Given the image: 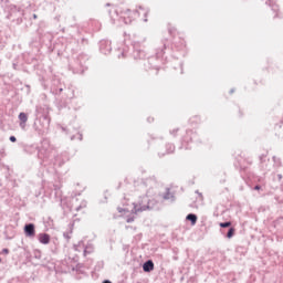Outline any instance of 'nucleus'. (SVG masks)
I'll list each match as a JSON object with an SVG mask.
<instances>
[{"label":"nucleus","mask_w":283,"mask_h":283,"mask_svg":"<svg viewBox=\"0 0 283 283\" xmlns=\"http://www.w3.org/2000/svg\"><path fill=\"white\" fill-rule=\"evenodd\" d=\"M156 207V200L149 197H143L138 203H133V209L117 207L118 213H143V211H151Z\"/></svg>","instance_id":"obj_1"},{"label":"nucleus","mask_w":283,"mask_h":283,"mask_svg":"<svg viewBox=\"0 0 283 283\" xmlns=\"http://www.w3.org/2000/svg\"><path fill=\"white\" fill-rule=\"evenodd\" d=\"M165 50H167V44L163 43V48L156 50V56L148 57L146 61L145 69L146 70H160V59L165 56Z\"/></svg>","instance_id":"obj_2"},{"label":"nucleus","mask_w":283,"mask_h":283,"mask_svg":"<svg viewBox=\"0 0 283 283\" xmlns=\"http://www.w3.org/2000/svg\"><path fill=\"white\" fill-rule=\"evenodd\" d=\"M50 115L43 114L39 118L34 120L33 129L38 132L39 136H43V134L50 129Z\"/></svg>","instance_id":"obj_3"},{"label":"nucleus","mask_w":283,"mask_h":283,"mask_svg":"<svg viewBox=\"0 0 283 283\" xmlns=\"http://www.w3.org/2000/svg\"><path fill=\"white\" fill-rule=\"evenodd\" d=\"M54 149H52V146L50 145L49 139H43L41 143V147L38 148V158L40 160H50L52 158V153Z\"/></svg>","instance_id":"obj_4"},{"label":"nucleus","mask_w":283,"mask_h":283,"mask_svg":"<svg viewBox=\"0 0 283 283\" xmlns=\"http://www.w3.org/2000/svg\"><path fill=\"white\" fill-rule=\"evenodd\" d=\"M143 43H145V38L133 41V57L135 61L147 59V53L145 52V49H143Z\"/></svg>","instance_id":"obj_5"},{"label":"nucleus","mask_w":283,"mask_h":283,"mask_svg":"<svg viewBox=\"0 0 283 283\" xmlns=\"http://www.w3.org/2000/svg\"><path fill=\"white\" fill-rule=\"evenodd\" d=\"M198 135L193 133V130H186V135L181 139V147L180 149H191V146H189V143H193Z\"/></svg>","instance_id":"obj_6"},{"label":"nucleus","mask_w":283,"mask_h":283,"mask_svg":"<svg viewBox=\"0 0 283 283\" xmlns=\"http://www.w3.org/2000/svg\"><path fill=\"white\" fill-rule=\"evenodd\" d=\"M24 235L25 238H35L36 235V226H34V223H25L24 228Z\"/></svg>","instance_id":"obj_7"},{"label":"nucleus","mask_w":283,"mask_h":283,"mask_svg":"<svg viewBox=\"0 0 283 283\" xmlns=\"http://www.w3.org/2000/svg\"><path fill=\"white\" fill-rule=\"evenodd\" d=\"M99 52L102 54H109L112 52V41L109 40H101L99 41Z\"/></svg>","instance_id":"obj_8"},{"label":"nucleus","mask_w":283,"mask_h":283,"mask_svg":"<svg viewBox=\"0 0 283 283\" xmlns=\"http://www.w3.org/2000/svg\"><path fill=\"white\" fill-rule=\"evenodd\" d=\"M74 251H77L78 253H81V251L83 250L84 256L88 255L90 253H92V250L87 251V247H85V242L83 241H78L77 244L73 245Z\"/></svg>","instance_id":"obj_9"},{"label":"nucleus","mask_w":283,"mask_h":283,"mask_svg":"<svg viewBox=\"0 0 283 283\" xmlns=\"http://www.w3.org/2000/svg\"><path fill=\"white\" fill-rule=\"evenodd\" d=\"M176 151V146L174 144H166V151H159L158 156L159 158H163V156H167V154H174Z\"/></svg>","instance_id":"obj_10"},{"label":"nucleus","mask_w":283,"mask_h":283,"mask_svg":"<svg viewBox=\"0 0 283 283\" xmlns=\"http://www.w3.org/2000/svg\"><path fill=\"white\" fill-rule=\"evenodd\" d=\"M38 240H39L40 244H50L51 237H50V234L43 232V233L38 234Z\"/></svg>","instance_id":"obj_11"},{"label":"nucleus","mask_w":283,"mask_h":283,"mask_svg":"<svg viewBox=\"0 0 283 283\" xmlns=\"http://www.w3.org/2000/svg\"><path fill=\"white\" fill-rule=\"evenodd\" d=\"M154 261L153 260H147L146 262H144L143 264V271L144 273H151V271H154Z\"/></svg>","instance_id":"obj_12"},{"label":"nucleus","mask_w":283,"mask_h":283,"mask_svg":"<svg viewBox=\"0 0 283 283\" xmlns=\"http://www.w3.org/2000/svg\"><path fill=\"white\" fill-rule=\"evenodd\" d=\"M164 200H170L171 202H176V196L171 192V189L166 188V192L163 193Z\"/></svg>","instance_id":"obj_13"},{"label":"nucleus","mask_w":283,"mask_h":283,"mask_svg":"<svg viewBox=\"0 0 283 283\" xmlns=\"http://www.w3.org/2000/svg\"><path fill=\"white\" fill-rule=\"evenodd\" d=\"M18 118L20 120V127L22 129H25V125L28 123V114L22 112V113L19 114Z\"/></svg>","instance_id":"obj_14"},{"label":"nucleus","mask_w":283,"mask_h":283,"mask_svg":"<svg viewBox=\"0 0 283 283\" xmlns=\"http://www.w3.org/2000/svg\"><path fill=\"white\" fill-rule=\"evenodd\" d=\"M186 220L190 222L191 227H196V223L198 222V214L196 213H188L186 217Z\"/></svg>","instance_id":"obj_15"},{"label":"nucleus","mask_w":283,"mask_h":283,"mask_svg":"<svg viewBox=\"0 0 283 283\" xmlns=\"http://www.w3.org/2000/svg\"><path fill=\"white\" fill-rule=\"evenodd\" d=\"M24 151H25L27 154H39V147H38L36 145H34V144H32V145H27V146L24 147Z\"/></svg>","instance_id":"obj_16"},{"label":"nucleus","mask_w":283,"mask_h":283,"mask_svg":"<svg viewBox=\"0 0 283 283\" xmlns=\"http://www.w3.org/2000/svg\"><path fill=\"white\" fill-rule=\"evenodd\" d=\"M57 83H59V81H55L54 84L52 85V87H51L52 94L59 95V94H61V92H63V86L62 85L56 86Z\"/></svg>","instance_id":"obj_17"},{"label":"nucleus","mask_w":283,"mask_h":283,"mask_svg":"<svg viewBox=\"0 0 283 283\" xmlns=\"http://www.w3.org/2000/svg\"><path fill=\"white\" fill-rule=\"evenodd\" d=\"M265 3L268 6H270V8L272 9L273 12H279L280 11V7L275 2H273L272 0H268V1H265Z\"/></svg>","instance_id":"obj_18"},{"label":"nucleus","mask_w":283,"mask_h":283,"mask_svg":"<svg viewBox=\"0 0 283 283\" xmlns=\"http://www.w3.org/2000/svg\"><path fill=\"white\" fill-rule=\"evenodd\" d=\"M88 60H90V56L87 54L82 53L77 56V61H78L81 67H83V63H85V61H88Z\"/></svg>","instance_id":"obj_19"},{"label":"nucleus","mask_w":283,"mask_h":283,"mask_svg":"<svg viewBox=\"0 0 283 283\" xmlns=\"http://www.w3.org/2000/svg\"><path fill=\"white\" fill-rule=\"evenodd\" d=\"M233 235H235V228L230 227L228 229V232L226 233V238H228V240H231V238H233Z\"/></svg>","instance_id":"obj_20"},{"label":"nucleus","mask_w":283,"mask_h":283,"mask_svg":"<svg viewBox=\"0 0 283 283\" xmlns=\"http://www.w3.org/2000/svg\"><path fill=\"white\" fill-rule=\"evenodd\" d=\"M156 181L154 180V178H148L146 180L143 181V186L144 187H151Z\"/></svg>","instance_id":"obj_21"},{"label":"nucleus","mask_w":283,"mask_h":283,"mask_svg":"<svg viewBox=\"0 0 283 283\" xmlns=\"http://www.w3.org/2000/svg\"><path fill=\"white\" fill-rule=\"evenodd\" d=\"M231 221H226V222H220L219 223V227L221 228V229H231Z\"/></svg>","instance_id":"obj_22"},{"label":"nucleus","mask_w":283,"mask_h":283,"mask_svg":"<svg viewBox=\"0 0 283 283\" xmlns=\"http://www.w3.org/2000/svg\"><path fill=\"white\" fill-rule=\"evenodd\" d=\"M273 161L276 165V167H282V159L280 157L273 156Z\"/></svg>","instance_id":"obj_23"},{"label":"nucleus","mask_w":283,"mask_h":283,"mask_svg":"<svg viewBox=\"0 0 283 283\" xmlns=\"http://www.w3.org/2000/svg\"><path fill=\"white\" fill-rule=\"evenodd\" d=\"M72 229L70 231H65L63 232V237L65 238V240L70 241L72 240Z\"/></svg>","instance_id":"obj_24"},{"label":"nucleus","mask_w":283,"mask_h":283,"mask_svg":"<svg viewBox=\"0 0 283 283\" xmlns=\"http://www.w3.org/2000/svg\"><path fill=\"white\" fill-rule=\"evenodd\" d=\"M81 269H83V263H77L72 268V271H76V273H81Z\"/></svg>","instance_id":"obj_25"},{"label":"nucleus","mask_w":283,"mask_h":283,"mask_svg":"<svg viewBox=\"0 0 283 283\" xmlns=\"http://www.w3.org/2000/svg\"><path fill=\"white\" fill-rule=\"evenodd\" d=\"M81 45L85 46V45H90V40L85 39V38H82L81 39Z\"/></svg>","instance_id":"obj_26"},{"label":"nucleus","mask_w":283,"mask_h":283,"mask_svg":"<svg viewBox=\"0 0 283 283\" xmlns=\"http://www.w3.org/2000/svg\"><path fill=\"white\" fill-rule=\"evenodd\" d=\"M134 220H136V217H127V219H126V222L128 223V224H132V222H134Z\"/></svg>","instance_id":"obj_27"},{"label":"nucleus","mask_w":283,"mask_h":283,"mask_svg":"<svg viewBox=\"0 0 283 283\" xmlns=\"http://www.w3.org/2000/svg\"><path fill=\"white\" fill-rule=\"evenodd\" d=\"M34 258H35V260H41V251L36 250L34 252Z\"/></svg>","instance_id":"obj_28"},{"label":"nucleus","mask_w":283,"mask_h":283,"mask_svg":"<svg viewBox=\"0 0 283 283\" xmlns=\"http://www.w3.org/2000/svg\"><path fill=\"white\" fill-rule=\"evenodd\" d=\"M83 72H85V70H78V69H73V74H83Z\"/></svg>","instance_id":"obj_29"},{"label":"nucleus","mask_w":283,"mask_h":283,"mask_svg":"<svg viewBox=\"0 0 283 283\" xmlns=\"http://www.w3.org/2000/svg\"><path fill=\"white\" fill-rule=\"evenodd\" d=\"M259 160H260V163L262 165V163H264L266 160V155L259 156Z\"/></svg>","instance_id":"obj_30"},{"label":"nucleus","mask_w":283,"mask_h":283,"mask_svg":"<svg viewBox=\"0 0 283 283\" xmlns=\"http://www.w3.org/2000/svg\"><path fill=\"white\" fill-rule=\"evenodd\" d=\"M178 128L170 130L171 136L176 138V134H178Z\"/></svg>","instance_id":"obj_31"},{"label":"nucleus","mask_w":283,"mask_h":283,"mask_svg":"<svg viewBox=\"0 0 283 283\" xmlns=\"http://www.w3.org/2000/svg\"><path fill=\"white\" fill-rule=\"evenodd\" d=\"M10 143H17V137L14 135L9 137Z\"/></svg>","instance_id":"obj_32"},{"label":"nucleus","mask_w":283,"mask_h":283,"mask_svg":"<svg viewBox=\"0 0 283 283\" xmlns=\"http://www.w3.org/2000/svg\"><path fill=\"white\" fill-rule=\"evenodd\" d=\"M2 253H4V255H8V253H10V250L8 248L2 249Z\"/></svg>","instance_id":"obj_33"},{"label":"nucleus","mask_w":283,"mask_h":283,"mask_svg":"<svg viewBox=\"0 0 283 283\" xmlns=\"http://www.w3.org/2000/svg\"><path fill=\"white\" fill-rule=\"evenodd\" d=\"M254 191H260V189H262V186H260V185H256V186H254Z\"/></svg>","instance_id":"obj_34"},{"label":"nucleus","mask_w":283,"mask_h":283,"mask_svg":"<svg viewBox=\"0 0 283 283\" xmlns=\"http://www.w3.org/2000/svg\"><path fill=\"white\" fill-rule=\"evenodd\" d=\"M239 171L242 174L243 171H247V167H242V166H240L239 167Z\"/></svg>","instance_id":"obj_35"},{"label":"nucleus","mask_w":283,"mask_h":283,"mask_svg":"<svg viewBox=\"0 0 283 283\" xmlns=\"http://www.w3.org/2000/svg\"><path fill=\"white\" fill-rule=\"evenodd\" d=\"M85 247H87V251H91V253L94 251V248L92 247V244L85 245Z\"/></svg>","instance_id":"obj_36"},{"label":"nucleus","mask_w":283,"mask_h":283,"mask_svg":"<svg viewBox=\"0 0 283 283\" xmlns=\"http://www.w3.org/2000/svg\"><path fill=\"white\" fill-rule=\"evenodd\" d=\"M147 120H148L149 123H154V118H151V117H148Z\"/></svg>","instance_id":"obj_37"},{"label":"nucleus","mask_w":283,"mask_h":283,"mask_svg":"<svg viewBox=\"0 0 283 283\" xmlns=\"http://www.w3.org/2000/svg\"><path fill=\"white\" fill-rule=\"evenodd\" d=\"M282 178H283V177H282V174H279V175H277V180H282Z\"/></svg>","instance_id":"obj_38"},{"label":"nucleus","mask_w":283,"mask_h":283,"mask_svg":"<svg viewBox=\"0 0 283 283\" xmlns=\"http://www.w3.org/2000/svg\"><path fill=\"white\" fill-rule=\"evenodd\" d=\"M78 140H83V134H78Z\"/></svg>","instance_id":"obj_39"},{"label":"nucleus","mask_w":283,"mask_h":283,"mask_svg":"<svg viewBox=\"0 0 283 283\" xmlns=\"http://www.w3.org/2000/svg\"><path fill=\"white\" fill-rule=\"evenodd\" d=\"M233 92H235V88L230 90V94H233Z\"/></svg>","instance_id":"obj_40"},{"label":"nucleus","mask_w":283,"mask_h":283,"mask_svg":"<svg viewBox=\"0 0 283 283\" xmlns=\"http://www.w3.org/2000/svg\"><path fill=\"white\" fill-rule=\"evenodd\" d=\"M75 138H76L75 135H72V136H71V140H74Z\"/></svg>","instance_id":"obj_41"},{"label":"nucleus","mask_w":283,"mask_h":283,"mask_svg":"<svg viewBox=\"0 0 283 283\" xmlns=\"http://www.w3.org/2000/svg\"><path fill=\"white\" fill-rule=\"evenodd\" d=\"M62 132H67V128H65V127H62Z\"/></svg>","instance_id":"obj_42"},{"label":"nucleus","mask_w":283,"mask_h":283,"mask_svg":"<svg viewBox=\"0 0 283 283\" xmlns=\"http://www.w3.org/2000/svg\"><path fill=\"white\" fill-rule=\"evenodd\" d=\"M109 6H112V3H106V8H109Z\"/></svg>","instance_id":"obj_43"},{"label":"nucleus","mask_w":283,"mask_h":283,"mask_svg":"<svg viewBox=\"0 0 283 283\" xmlns=\"http://www.w3.org/2000/svg\"><path fill=\"white\" fill-rule=\"evenodd\" d=\"M13 67H14V70H17V64L15 63H13Z\"/></svg>","instance_id":"obj_44"},{"label":"nucleus","mask_w":283,"mask_h":283,"mask_svg":"<svg viewBox=\"0 0 283 283\" xmlns=\"http://www.w3.org/2000/svg\"><path fill=\"white\" fill-rule=\"evenodd\" d=\"M76 211H81V207H77V208H76Z\"/></svg>","instance_id":"obj_45"},{"label":"nucleus","mask_w":283,"mask_h":283,"mask_svg":"<svg viewBox=\"0 0 283 283\" xmlns=\"http://www.w3.org/2000/svg\"><path fill=\"white\" fill-rule=\"evenodd\" d=\"M33 19H38L36 14H33Z\"/></svg>","instance_id":"obj_46"},{"label":"nucleus","mask_w":283,"mask_h":283,"mask_svg":"<svg viewBox=\"0 0 283 283\" xmlns=\"http://www.w3.org/2000/svg\"><path fill=\"white\" fill-rule=\"evenodd\" d=\"M196 193H199V196H202V193H200L198 190L196 191Z\"/></svg>","instance_id":"obj_47"},{"label":"nucleus","mask_w":283,"mask_h":283,"mask_svg":"<svg viewBox=\"0 0 283 283\" xmlns=\"http://www.w3.org/2000/svg\"><path fill=\"white\" fill-rule=\"evenodd\" d=\"M122 56H125V52H122Z\"/></svg>","instance_id":"obj_48"},{"label":"nucleus","mask_w":283,"mask_h":283,"mask_svg":"<svg viewBox=\"0 0 283 283\" xmlns=\"http://www.w3.org/2000/svg\"><path fill=\"white\" fill-rule=\"evenodd\" d=\"M277 18V13L274 15V19Z\"/></svg>","instance_id":"obj_49"},{"label":"nucleus","mask_w":283,"mask_h":283,"mask_svg":"<svg viewBox=\"0 0 283 283\" xmlns=\"http://www.w3.org/2000/svg\"><path fill=\"white\" fill-rule=\"evenodd\" d=\"M0 262H1V258H0Z\"/></svg>","instance_id":"obj_50"}]
</instances>
